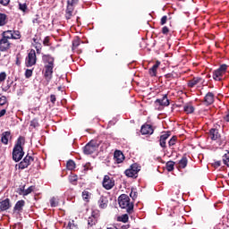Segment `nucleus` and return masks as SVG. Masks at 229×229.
<instances>
[{
    "label": "nucleus",
    "mask_w": 229,
    "mask_h": 229,
    "mask_svg": "<svg viewBox=\"0 0 229 229\" xmlns=\"http://www.w3.org/2000/svg\"><path fill=\"white\" fill-rule=\"evenodd\" d=\"M42 60L45 64L44 77L47 82L51 81L53 78V69H55V57L50 55H44Z\"/></svg>",
    "instance_id": "obj_1"
},
{
    "label": "nucleus",
    "mask_w": 229,
    "mask_h": 229,
    "mask_svg": "<svg viewBox=\"0 0 229 229\" xmlns=\"http://www.w3.org/2000/svg\"><path fill=\"white\" fill-rule=\"evenodd\" d=\"M118 203L121 208H126L128 214L133 212V203L130 202V197L126 194H122L118 198Z\"/></svg>",
    "instance_id": "obj_2"
},
{
    "label": "nucleus",
    "mask_w": 229,
    "mask_h": 229,
    "mask_svg": "<svg viewBox=\"0 0 229 229\" xmlns=\"http://www.w3.org/2000/svg\"><path fill=\"white\" fill-rule=\"evenodd\" d=\"M209 135L212 140H216L217 146H220V148L225 147L226 144V139L225 136H221V134H219V131L217 129H211L209 131Z\"/></svg>",
    "instance_id": "obj_3"
},
{
    "label": "nucleus",
    "mask_w": 229,
    "mask_h": 229,
    "mask_svg": "<svg viewBox=\"0 0 229 229\" xmlns=\"http://www.w3.org/2000/svg\"><path fill=\"white\" fill-rule=\"evenodd\" d=\"M226 69H228V65L226 64L220 65L218 69L214 71L213 80H215V81H221V80H223V76H225L226 72Z\"/></svg>",
    "instance_id": "obj_4"
},
{
    "label": "nucleus",
    "mask_w": 229,
    "mask_h": 229,
    "mask_svg": "<svg viewBox=\"0 0 229 229\" xmlns=\"http://www.w3.org/2000/svg\"><path fill=\"white\" fill-rule=\"evenodd\" d=\"M139 171H140V165H139L137 163H134L129 169L125 170V174L128 176V178H137Z\"/></svg>",
    "instance_id": "obj_5"
},
{
    "label": "nucleus",
    "mask_w": 229,
    "mask_h": 229,
    "mask_svg": "<svg viewBox=\"0 0 229 229\" xmlns=\"http://www.w3.org/2000/svg\"><path fill=\"white\" fill-rule=\"evenodd\" d=\"M25 64L27 67H33V65L37 64V53L35 52V50L31 49L29 52L28 56L25 60Z\"/></svg>",
    "instance_id": "obj_6"
},
{
    "label": "nucleus",
    "mask_w": 229,
    "mask_h": 229,
    "mask_svg": "<svg viewBox=\"0 0 229 229\" xmlns=\"http://www.w3.org/2000/svg\"><path fill=\"white\" fill-rule=\"evenodd\" d=\"M22 157H24V149L20 147H14L13 149V160L14 162H21Z\"/></svg>",
    "instance_id": "obj_7"
},
{
    "label": "nucleus",
    "mask_w": 229,
    "mask_h": 229,
    "mask_svg": "<svg viewBox=\"0 0 229 229\" xmlns=\"http://www.w3.org/2000/svg\"><path fill=\"white\" fill-rule=\"evenodd\" d=\"M79 0H68L65 17L67 20L72 17V13L74 12V5L78 4Z\"/></svg>",
    "instance_id": "obj_8"
},
{
    "label": "nucleus",
    "mask_w": 229,
    "mask_h": 229,
    "mask_svg": "<svg viewBox=\"0 0 229 229\" xmlns=\"http://www.w3.org/2000/svg\"><path fill=\"white\" fill-rule=\"evenodd\" d=\"M102 185L104 189H106V191H110V189H114V185H115V181L114 180V178H110V176L105 175Z\"/></svg>",
    "instance_id": "obj_9"
},
{
    "label": "nucleus",
    "mask_w": 229,
    "mask_h": 229,
    "mask_svg": "<svg viewBox=\"0 0 229 229\" xmlns=\"http://www.w3.org/2000/svg\"><path fill=\"white\" fill-rule=\"evenodd\" d=\"M205 83V80L201 77H193L191 80L188 81V87L190 89H194V87L198 85H203Z\"/></svg>",
    "instance_id": "obj_10"
},
{
    "label": "nucleus",
    "mask_w": 229,
    "mask_h": 229,
    "mask_svg": "<svg viewBox=\"0 0 229 229\" xmlns=\"http://www.w3.org/2000/svg\"><path fill=\"white\" fill-rule=\"evenodd\" d=\"M97 149L98 144H96V142L94 141H90L84 147L83 151L85 155H92V153H94V151H96Z\"/></svg>",
    "instance_id": "obj_11"
},
{
    "label": "nucleus",
    "mask_w": 229,
    "mask_h": 229,
    "mask_svg": "<svg viewBox=\"0 0 229 229\" xmlns=\"http://www.w3.org/2000/svg\"><path fill=\"white\" fill-rule=\"evenodd\" d=\"M33 163V157L27 155L21 162L18 165L19 169H26Z\"/></svg>",
    "instance_id": "obj_12"
},
{
    "label": "nucleus",
    "mask_w": 229,
    "mask_h": 229,
    "mask_svg": "<svg viewBox=\"0 0 229 229\" xmlns=\"http://www.w3.org/2000/svg\"><path fill=\"white\" fill-rule=\"evenodd\" d=\"M215 99H216V95H214L212 92H208L204 97L203 104L206 106H210V105H213Z\"/></svg>",
    "instance_id": "obj_13"
},
{
    "label": "nucleus",
    "mask_w": 229,
    "mask_h": 229,
    "mask_svg": "<svg viewBox=\"0 0 229 229\" xmlns=\"http://www.w3.org/2000/svg\"><path fill=\"white\" fill-rule=\"evenodd\" d=\"M114 160L115 164H123L124 162V154L120 150L114 151Z\"/></svg>",
    "instance_id": "obj_14"
},
{
    "label": "nucleus",
    "mask_w": 229,
    "mask_h": 229,
    "mask_svg": "<svg viewBox=\"0 0 229 229\" xmlns=\"http://www.w3.org/2000/svg\"><path fill=\"white\" fill-rule=\"evenodd\" d=\"M140 131L142 135H153V126H151L150 124L142 125Z\"/></svg>",
    "instance_id": "obj_15"
},
{
    "label": "nucleus",
    "mask_w": 229,
    "mask_h": 229,
    "mask_svg": "<svg viewBox=\"0 0 229 229\" xmlns=\"http://www.w3.org/2000/svg\"><path fill=\"white\" fill-rule=\"evenodd\" d=\"M10 47V41L6 39L5 38H2L0 39V50L1 51H8V48Z\"/></svg>",
    "instance_id": "obj_16"
},
{
    "label": "nucleus",
    "mask_w": 229,
    "mask_h": 229,
    "mask_svg": "<svg viewBox=\"0 0 229 229\" xmlns=\"http://www.w3.org/2000/svg\"><path fill=\"white\" fill-rule=\"evenodd\" d=\"M99 208H106L108 207V198L101 196L98 201Z\"/></svg>",
    "instance_id": "obj_17"
},
{
    "label": "nucleus",
    "mask_w": 229,
    "mask_h": 229,
    "mask_svg": "<svg viewBox=\"0 0 229 229\" xmlns=\"http://www.w3.org/2000/svg\"><path fill=\"white\" fill-rule=\"evenodd\" d=\"M156 103H158L160 106H169V98H167V95H164L162 98H157Z\"/></svg>",
    "instance_id": "obj_18"
},
{
    "label": "nucleus",
    "mask_w": 229,
    "mask_h": 229,
    "mask_svg": "<svg viewBox=\"0 0 229 229\" xmlns=\"http://www.w3.org/2000/svg\"><path fill=\"white\" fill-rule=\"evenodd\" d=\"M12 133L10 131H4L2 133V137H1V142L3 144H8V140L11 139Z\"/></svg>",
    "instance_id": "obj_19"
},
{
    "label": "nucleus",
    "mask_w": 229,
    "mask_h": 229,
    "mask_svg": "<svg viewBox=\"0 0 229 229\" xmlns=\"http://www.w3.org/2000/svg\"><path fill=\"white\" fill-rule=\"evenodd\" d=\"M35 191V186H30L27 190H24V187L20 188V194H22V196H28V194H31Z\"/></svg>",
    "instance_id": "obj_20"
},
{
    "label": "nucleus",
    "mask_w": 229,
    "mask_h": 229,
    "mask_svg": "<svg viewBox=\"0 0 229 229\" xmlns=\"http://www.w3.org/2000/svg\"><path fill=\"white\" fill-rule=\"evenodd\" d=\"M10 208V199H5L0 202V210H8Z\"/></svg>",
    "instance_id": "obj_21"
},
{
    "label": "nucleus",
    "mask_w": 229,
    "mask_h": 229,
    "mask_svg": "<svg viewBox=\"0 0 229 229\" xmlns=\"http://www.w3.org/2000/svg\"><path fill=\"white\" fill-rule=\"evenodd\" d=\"M169 139V134L165 133L163 135L160 136V140H159V144L161 146V148H165V140H167Z\"/></svg>",
    "instance_id": "obj_22"
},
{
    "label": "nucleus",
    "mask_w": 229,
    "mask_h": 229,
    "mask_svg": "<svg viewBox=\"0 0 229 229\" xmlns=\"http://www.w3.org/2000/svg\"><path fill=\"white\" fill-rule=\"evenodd\" d=\"M160 65V62H157L150 69H149V74L151 76H157V70L158 69Z\"/></svg>",
    "instance_id": "obj_23"
},
{
    "label": "nucleus",
    "mask_w": 229,
    "mask_h": 229,
    "mask_svg": "<svg viewBox=\"0 0 229 229\" xmlns=\"http://www.w3.org/2000/svg\"><path fill=\"white\" fill-rule=\"evenodd\" d=\"M25 202L24 200H19L16 202L15 206H14V212H21V210H22V207H24Z\"/></svg>",
    "instance_id": "obj_24"
},
{
    "label": "nucleus",
    "mask_w": 229,
    "mask_h": 229,
    "mask_svg": "<svg viewBox=\"0 0 229 229\" xmlns=\"http://www.w3.org/2000/svg\"><path fill=\"white\" fill-rule=\"evenodd\" d=\"M13 37V30H5L2 33V38L10 40Z\"/></svg>",
    "instance_id": "obj_25"
},
{
    "label": "nucleus",
    "mask_w": 229,
    "mask_h": 229,
    "mask_svg": "<svg viewBox=\"0 0 229 229\" xmlns=\"http://www.w3.org/2000/svg\"><path fill=\"white\" fill-rule=\"evenodd\" d=\"M98 223V218L96 216L92 215L88 218V226H94Z\"/></svg>",
    "instance_id": "obj_26"
},
{
    "label": "nucleus",
    "mask_w": 229,
    "mask_h": 229,
    "mask_svg": "<svg viewBox=\"0 0 229 229\" xmlns=\"http://www.w3.org/2000/svg\"><path fill=\"white\" fill-rule=\"evenodd\" d=\"M183 110H184L185 114H193L194 113V107L191 104H186L183 106Z\"/></svg>",
    "instance_id": "obj_27"
},
{
    "label": "nucleus",
    "mask_w": 229,
    "mask_h": 229,
    "mask_svg": "<svg viewBox=\"0 0 229 229\" xmlns=\"http://www.w3.org/2000/svg\"><path fill=\"white\" fill-rule=\"evenodd\" d=\"M24 142H26V140L24 139V137L20 136L17 140V142L14 148H22V146H24Z\"/></svg>",
    "instance_id": "obj_28"
},
{
    "label": "nucleus",
    "mask_w": 229,
    "mask_h": 229,
    "mask_svg": "<svg viewBox=\"0 0 229 229\" xmlns=\"http://www.w3.org/2000/svg\"><path fill=\"white\" fill-rule=\"evenodd\" d=\"M12 85H13V81L8 78L6 81V85H4L3 87V90H4V92H7V90H10V88L12 87Z\"/></svg>",
    "instance_id": "obj_29"
},
{
    "label": "nucleus",
    "mask_w": 229,
    "mask_h": 229,
    "mask_svg": "<svg viewBox=\"0 0 229 229\" xmlns=\"http://www.w3.org/2000/svg\"><path fill=\"white\" fill-rule=\"evenodd\" d=\"M66 167L69 171H72V169L76 168V163L72 160H69L66 164Z\"/></svg>",
    "instance_id": "obj_30"
},
{
    "label": "nucleus",
    "mask_w": 229,
    "mask_h": 229,
    "mask_svg": "<svg viewBox=\"0 0 229 229\" xmlns=\"http://www.w3.org/2000/svg\"><path fill=\"white\" fill-rule=\"evenodd\" d=\"M166 170L171 173V171H174V161H168L166 163Z\"/></svg>",
    "instance_id": "obj_31"
},
{
    "label": "nucleus",
    "mask_w": 229,
    "mask_h": 229,
    "mask_svg": "<svg viewBox=\"0 0 229 229\" xmlns=\"http://www.w3.org/2000/svg\"><path fill=\"white\" fill-rule=\"evenodd\" d=\"M6 24V14L0 13V26H4Z\"/></svg>",
    "instance_id": "obj_32"
},
{
    "label": "nucleus",
    "mask_w": 229,
    "mask_h": 229,
    "mask_svg": "<svg viewBox=\"0 0 229 229\" xmlns=\"http://www.w3.org/2000/svg\"><path fill=\"white\" fill-rule=\"evenodd\" d=\"M179 165L182 169H185L187 167V157H182L179 162Z\"/></svg>",
    "instance_id": "obj_33"
},
{
    "label": "nucleus",
    "mask_w": 229,
    "mask_h": 229,
    "mask_svg": "<svg viewBox=\"0 0 229 229\" xmlns=\"http://www.w3.org/2000/svg\"><path fill=\"white\" fill-rule=\"evenodd\" d=\"M50 207H58V199L56 198L53 197L52 199H50Z\"/></svg>",
    "instance_id": "obj_34"
},
{
    "label": "nucleus",
    "mask_w": 229,
    "mask_h": 229,
    "mask_svg": "<svg viewBox=\"0 0 229 229\" xmlns=\"http://www.w3.org/2000/svg\"><path fill=\"white\" fill-rule=\"evenodd\" d=\"M82 199H84V201H89V199H90V192L84 191L82 192Z\"/></svg>",
    "instance_id": "obj_35"
},
{
    "label": "nucleus",
    "mask_w": 229,
    "mask_h": 229,
    "mask_svg": "<svg viewBox=\"0 0 229 229\" xmlns=\"http://www.w3.org/2000/svg\"><path fill=\"white\" fill-rule=\"evenodd\" d=\"M21 38V32L18 30H13V39L19 40Z\"/></svg>",
    "instance_id": "obj_36"
},
{
    "label": "nucleus",
    "mask_w": 229,
    "mask_h": 229,
    "mask_svg": "<svg viewBox=\"0 0 229 229\" xmlns=\"http://www.w3.org/2000/svg\"><path fill=\"white\" fill-rule=\"evenodd\" d=\"M19 10H21V12H23L25 13V12H28V5L26 4H19Z\"/></svg>",
    "instance_id": "obj_37"
},
{
    "label": "nucleus",
    "mask_w": 229,
    "mask_h": 229,
    "mask_svg": "<svg viewBox=\"0 0 229 229\" xmlns=\"http://www.w3.org/2000/svg\"><path fill=\"white\" fill-rule=\"evenodd\" d=\"M223 162L225 165L229 167V153L223 156Z\"/></svg>",
    "instance_id": "obj_38"
},
{
    "label": "nucleus",
    "mask_w": 229,
    "mask_h": 229,
    "mask_svg": "<svg viewBox=\"0 0 229 229\" xmlns=\"http://www.w3.org/2000/svg\"><path fill=\"white\" fill-rule=\"evenodd\" d=\"M176 144V137L173 136L172 139L168 141V146L171 148Z\"/></svg>",
    "instance_id": "obj_39"
},
{
    "label": "nucleus",
    "mask_w": 229,
    "mask_h": 229,
    "mask_svg": "<svg viewBox=\"0 0 229 229\" xmlns=\"http://www.w3.org/2000/svg\"><path fill=\"white\" fill-rule=\"evenodd\" d=\"M33 76V70L27 69L25 72V78H31Z\"/></svg>",
    "instance_id": "obj_40"
},
{
    "label": "nucleus",
    "mask_w": 229,
    "mask_h": 229,
    "mask_svg": "<svg viewBox=\"0 0 229 229\" xmlns=\"http://www.w3.org/2000/svg\"><path fill=\"white\" fill-rule=\"evenodd\" d=\"M66 229H78V225H74V223L72 222H70L68 223Z\"/></svg>",
    "instance_id": "obj_41"
},
{
    "label": "nucleus",
    "mask_w": 229,
    "mask_h": 229,
    "mask_svg": "<svg viewBox=\"0 0 229 229\" xmlns=\"http://www.w3.org/2000/svg\"><path fill=\"white\" fill-rule=\"evenodd\" d=\"M4 80H6V72H0V83H3V81H4Z\"/></svg>",
    "instance_id": "obj_42"
},
{
    "label": "nucleus",
    "mask_w": 229,
    "mask_h": 229,
    "mask_svg": "<svg viewBox=\"0 0 229 229\" xmlns=\"http://www.w3.org/2000/svg\"><path fill=\"white\" fill-rule=\"evenodd\" d=\"M119 221H122V223H128V215H123L120 216Z\"/></svg>",
    "instance_id": "obj_43"
},
{
    "label": "nucleus",
    "mask_w": 229,
    "mask_h": 229,
    "mask_svg": "<svg viewBox=\"0 0 229 229\" xmlns=\"http://www.w3.org/2000/svg\"><path fill=\"white\" fill-rule=\"evenodd\" d=\"M30 126H32V128H37V127L38 126V120L33 119V120L30 122Z\"/></svg>",
    "instance_id": "obj_44"
},
{
    "label": "nucleus",
    "mask_w": 229,
    "mask_h": 229,
    "mask_svg": "<svg viewBox=\"0 0 229 229\" xmlns=\"http://www.w3.org/2000/svg\"><path fill=\"white\" fill-rule=\"evenodd\" d=\"M4 105H6V97L2 96L0 97V106H3Z\"/></svg>",
    "instance_id": "obj_45"
},
{
    "label": "nucleus",
    "mask_w": 229,
    "mask_h": 229,
    "mask_svg": "<svg viewBox=\"0 0 229 229\" xmlns=\"http://www.w3.org/2000/svg\"><path fill=\"white\" fill-rule=\"evenodd\" d=\"M69 182H70L71 183H73V182H78V175H71V176L69 177Z\"/></svg>",
    "instance_id": "obj_46"
},
{
    "label": "nucleus",
    "mask_w": 229,
    "mask_h": 229,
    "mask_svg": "<svg viewBox=\"0 0 229 229\" xmlns=\"http://www.w3.org/2000/svg\"><path fill=\"white\" fill-rule=\"evenodd\" d=\"M36 50L38 55H40V51L42 50V45L40 43H36Z\"/></svg>",
    "instance_id": "obj_47"
},
{
    "label": "nucleus",
    "mask_w": 229,
    "mask_h": 229,
    "mask_svg": "<svg viewBox=\"0 0 229 229\" xmlns=\"http://www.w3.org/2000/svg\"><path fill=\"white\" fill-rule=\"evenodd\" d=\"M78 46H80V40L74 39L72 42V49H76V47H78Z\"/></svg>",
    "instance_id": "obj_48"
},
{
    "label": "nucleus",
    "mask_w": 229,
    "mask_h": 229,
    "mask_svg": "<svg viewBox=\"0 0 229 229\" xmlns=\"http://www.w3.org/2000/svg\"><path fill=\"white\" fill-rule=\"evenodd\" d=\"M0 4L3 6H8V4H10V0H0Z\"/></svg>",
    "instance_id": "obj_49"
},
{
    "label": "nucleus",
    "mask_w": 229,
    "mask_h": 229,
    "mask_svg": "<svg viewBox=\"0 0 229 229\" xmlns=\"http://www.w3.org/2000/svg\"><path fill=\"white\" fill-rule=\"evenodd\" d=\"M166 22H167V16L165 15V16H163V17L161 18V21H160L161 26H164V24H165Z\"/></svg>",
    "instance_id": "obj_50"
},
{
    "label": "nucleus",
    "mask_w": 229,
    "mask_h": 229,
    "mask_svg": "<svg viewBox=\"0 0 229 229\" xmlns=\"http://www.w3.org/2000/svg\"><path fill=\"white\" fill-rule=\"evenodd\" d=\"M162 33L164 35H167L169 33V28H167L166 26L163 27Z\"/></svg>",
    "instance_id": "obj_51"
},
{
    "label": "nucleus",
    "mask_w": 229,
    "mask_h": 229,
    "mask_svg": "<svg viewBox=\"0 0 229 229\" xmlns=\"http://www.w3.org/2000/svg\"><path fill=\"white\" fill-rule=\"evenodd\" d=\"M44 46H49V37H46L43 40Z\"/></svg>",
    "instance_id": "obj_52"
},
{
    "label": "nucleus",
    "mask_w": 229,
    "mask_h": 229,
    "mask_svg": "<svg viewBox=\"0 0 229 229\" xmlns=\"http://www.w3.org/2000/svg\"><path fill=\"white\" fill-rule=\"evenodd\" d=\"M130 197L132 199H135L137 198V191H131L130 193Z\"/></svg>",
    "instance_id": "obj_53"
},
{
    "label": "nucleus",
    "mask_w": 229,
    "mask_h": 229,
    "mask_svg": "<svg viewBox=\"0 0 229 229\" xmlns=\"http://www.w3.org/2000/svg\"><path fill=\"white\" fill-rule=\"evenodd\" d=\"M50 101L51 103H55L56 102V97L55 95L50 96Z\"/></svg>",
    "instance_id": "obj_54"
},
{
    "label": "nucleus",
    "mask_w": 229,
    "mask_h": 229,
    "mask_svg": "<svg viewBox=\"0 0 229 229\" xmlns=\"http://www.w3.org/2000/svg\"><path fill=\"white\" fill-rule=\"evenodd\" d=\"M89 169H90V163H87V164L84 165V171H89Z\"/></svg>",
    "instance_id": "obj_55"
},
{
    "label": "nucleus",
    "mask_w": 229,
    "mask_h": 229,
    "mask_svg": "<svg viewBox=\"0 0 229 229\" xmlns=\"http://www.w3.org/2000/svg\"><path fill=\"white\" fill-rule=\"evenodd\" d=\"M6 114V109H2L0 111V117H3Z\"/></svg>",
    "instance_id": "obj_56"
},
{
    "label": "nucleus",
    "mask_w": 229,
    "mask_h": 229,
    "mask_svg": "<svg viewBox=\"0 0 229 229\" xmlns=\"http://www.w3.org/2000/svg\"><path fill=\"white\" fill-rule=\"evenodd\" d=\"M215 167H221V161H216Z\"/></svg>",
    "instance_id": "obj_57"
},
{
    "label": "nucleus",
    "mask_w": 229,
    "mask_h": 229,
    "mask_svg": "<svg viewBox=\"0 0 229 229\" xmlns=\"http://www.w3.org/2000/svg\"><path fill=\"white\" fill-rule=\"evenodd\" d=\"M224 119L225 121H226V123H229V114L225 115Z\"/></svg>",
    "instance_id": "obj_58"
},
{
    "label": "nucleus",
    "mask_w": 229,
    "mask_h": 229,
    "mask_svg": "<svg viewBox=\"0 0 229 229\" xmlns=\"http://www.w3.org/2000/svg\"><path fill=\"white\" fill-rule=\"evenodd\" d=\"M34 42H37V39L36 38H33Z\"/></svg>",
    "instance_id": "obj_59"
},
{
    "label": "nucleus",
    "mask_w": 229,
    "mask_h": 229,
    "mask_svg": "<svg viewBox=\"0 0 229 229\" xmlns=\"http://www.w3.org/2000/svg\"><path fill=\"white\" fill-rule=\"evenodd\" d=\"M179 1H185V0H179Z\"/></svg>",
    "instance_id": "obj_60"
},
{
    "label": "nucleus",
    "mask_w": 229,
    "mask_h": 229,
    "mask_svg": "<svg viewBox=\"0 0 229 229\" xmlns=\"http://www.w3.org/2000/svg\"><path fill=\"white\" fill-rule=\"evenodd\" d=\"M227 176H229V173L227 174Z\"/></svg>",
    "instance_id": "obj_61"
}]
</instances>
